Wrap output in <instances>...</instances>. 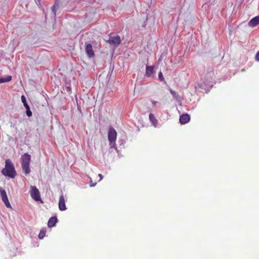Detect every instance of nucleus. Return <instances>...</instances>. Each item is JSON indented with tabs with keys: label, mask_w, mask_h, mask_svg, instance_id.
<instances>
[{
	"label": "nucleus",
	"mask_w": 259,
	"mask_h": 259,
	"mask_svg": "<svg viewBox=\"0 0 259 259\" xmlns=\"http://www.w3.org/2000/svg\"><path fill=\"white\" fill-rule=\"evenodd\" d=\"M170 92L171 94V95H172V96L174 98H175L176 99H178V98H179V95L177 94V93L175 91L170 89Z\"/></svg>",
	"instance_id": "19"
},
{
	"label": "nucleus",
	"mask_w": 259,
	"mask_h": 259,
	"mask_svg": "<svg viewBox=\"0 0 259 259\" xmlns=\"http://www.w3.org/2000/svg\"><path fill=\"white\" fill-rule=\"evenodd\" d=\"M158 78H159V79L161 81H163L165 83H166V82H165V80L163 76V74L161 72H160L158 74Z\"/></svg>",
	"instance_id": "18"
},
{
	"label": "nucleus",
	"mask_w": 259,
	"mask_h": 259,
	"mask_svg": "<svg viewBox=\"0 0 259 259\" xmlns=\"http://www.w3.org/2000/svg\"><path fill=\"white\" fill-rule=\"evenodd\" d=\"M99 177H100V180H99V181L102 180V179H103V177L102 175V174H99Z\"/></svg>",
	"instance_id": "24"
},
{
	"label": "nucleus",
	"mask_w": 259,
	"mask_h": 259,
	"mask_svg": "<svg viewBox=\"0 0 259 259\" xmlns=\"http://www.w3.org/2000/svg\"><path fill=\"white\" fill-rule=\"evenodd\" d=\"M85 50L89 57H93L95 56L94 52L93 50V47L91 44H88L86 45Z\"/></svg>",
	"instance_id": "8"
},
{
	"label": "nucleus",
	"mask_w": 259,
	"mask_h": 259,
	"mask_svg": "<svg viewBox=\"0 0 259 259\" xmlns=\"http://www.w3.org/2000/svg\"><path fill=\"white\" fill-rule=\"evenodd\" d=\"M106 42L111 45L117 47L121 43V39L119 35H112V34H110L109 39L107 40Z\"/></svg>",
	"instance_id": "4"
},
{
	"label": "nucleus",
	"mask_w": 259,
	"mask_h": 259,
	"mask_svg": "<svg viewBox=\"0 0 259 259\" xmlns=\"http://www.w3.org/2000/svg\"><path fill=\"white\" fill-rule=\"evenodd\" d=\"M153 72V67L151 66H147L146 68V75L148 77L151 76Z\"/></svg>",
	"instance_id": "13"
},
{
	"label": "nucleus",
	"mask_w": 259,
	"mask_h": 259,
	"mask_svg": "<svg viewBox=\"0 0 259 259\" xmlns=\"http://www.w3.org/2000/svg\"><path fill=\"white\" fill-rule=\"evenodd\" d=\"M190 119L189 114H182L180 117V122L183 124L188 122Z\"/></svg>",
	"instance_id": "10"
},
{
	"label": "nucleus",
	"mask_w": 259,
	"mask_h": 259,
	"mask_svg": "<svg viewBox=\"0 0 259 259\" xmlns=\"http://www.w3.org/2000/svg\"><path fill=\"white\" fill-rule=\"evenodd\" d=\"M0 195L2 201L8 208L11 207V204L9 201L6 192L2 187H0Z\"/></svg>",
	"instance_id": "6"
},
{
	"label": "nucleus",
	"mask_w": 259,
	"mask_h": 259,
	"mask_svg": "<svg viewBox=\"0 0 259 259\" xmlns=\"http://www.w3.org/2000/svg\"><path fill=\"white\" fill-rule=\"evenodd\" d=\"M40 0H35V2H36V3L37 4V5L38 6H41V5H40Z\"/></svg>",
	"instance_id": "23"
},
{
	"label": "nucleus",
	"mask_w": 259,
	"mask_h": 259,
	"mask_svg": "<svg viewBox=\"0 0 259 259\" xmlns=\"http://www.w3.org/2000/svg\"><path fill=\"white\" fill-rule=\"evenodd\" d=\"M12 76L11 75H7L6 76H0V83H4L11 81Z\"/></svg>",
	"instance_id": "14"
},
{
	"label": "nucleus",
	"mask_w": 259,
	"mask_h": 259,
	"mask_svg": "<svg viewBox=\"0 0 259 259\" xmlns=\"http://www.w3.org/2000/svg\"><path fill=\"white\" fill-rule=\"evenodd\" d=\"M152 103L154 105H155L157 103V101H152Z\"/></svg>",
	"instance_id": "25"
},
{
	"label": "nucleus",
	"mask_w": 259,
	"mask_h": 259,
	"mask_svg": "<svg viewBox=\"0 0 259 259\" xmlns=\"http://www.w3.org/2000/svg\"><path fill=\"white\" fill-rule=\"evenodd\" d=\"M46 233V230L44 229H42L38 234V238L40 239H42L45 237Z\"/></svg>",
	"instance_id": "16"
},
{
	"label": "nucleus",
	"mask_w": 259,
	"mask_h": 259,
	"mask_svg": "<svg viewBox=\"0 0 259 259\" xmlns=\"http://www.w3.org/2000/svg\"><path fill=\"white\" fill-rule=\"evenodd\" d=\"M57 218L56 217H51L48 222V226L49 228H52L54 227L56 225V224L57 222Z\"/></svg>",
	"instance_id": "12"
},
{
	"label": "nucleus",
	"mask_w": 259,
	"mask_h": 259,
	"mask_svg": "<svg viewBox=\"0 0 259 259\" xmlns=\"http://www.w3.org/2000/svg\"><path fill=\"white\" fill-rule=\"evenodd\" d=\"M255 60L257 61H259V51L257 52L255 55Z\"/></svg>",
	"instance_id": "22"
},
{
	"label": "nucleus",
	"mask_w": 259,
	"mask_h": 259,
	"mask_svg": "<svg viewBox=\"0 0 259 259\" xmlns=\"http://www.w3.org/2000/svg\"><path fill=\"white\" fill-rule=\"evenodd\" d=\"M30 194L31 197L36 201L42 202L41 199L40 193L35 186H31L30 187Z\"/></svg>",
	"instance_id": "3"
},
{
	"label": "nucleus",
	"mask_w": 259,
	"mask_h": 259,
	"mask_svg": "<svg viewBox=\"0 0 259 259\" xmlns=\"http://www.w3.org/2000/svg\"><path fill=\"white\" fill-rule=\"evenodd\" d=\"M149 119L153 125L156 126L158 123V120L156 119L154 114H149Z\"/></svg>",
	"instance_id": "15"
},
{
	"label": "nucleus",
	"mask_w": 259,
	"mask_h": 259,
	"mask_svg": "<svg viewBox=\"0 0 259 259\" xmlns=\"http://www.w3.org/2000/svg\"><path fill=\"white\" fill-rule=\"evenodd\" d=\"M65 90L66 91L70 94L71 92V85L69 83H66L65 85Z\"/></svg>",
	"instance_id": "17"
},
{
	"label": "nucleus",
	"mask_w": 259,
	"mask_h": 259,
	"mask_svg": "<svg viewBox=\"0 0 259 259\" xmlns=\"http://www.w3.org/2000/svg\"><path fill=\"white\" fill-rule=\"evenodd\" d=\"M59 208L61 211H64L66 209L65 198L63 195H61L59 197Z\"/></svg>",
	"instance_id": "7"
},
{
	"label": "nucleus",
	"mask_w": 259,
	"mask_h": 259,
	"mask_svg": "<svg viewBox=\"0 0 259 259\" xmlns=\"http://www.w3.org/2000/svg\"><path fill=\"white\" fill-rule=\"evenodd\" d=\"M117 138V132L112 126L109 127L108 138L110 144L115 143Z\"/></svg>",
	"instance_id": "5"
},
{
	"label": "nucleus",
	"mask_w": 259,
	"mask_h": 259,
	"mask_svg": "<svg viewBox=\"0 0 259 259\" xmlns=\"http://www.w3.org/2000/svg\"><path fill=\"white\" fill-rule=\"evenodd\" d=\"M56 5V3L52 7V11L54 14V17H56V10L55 9Z\"/></svg>",
	"instance_id": "20"
},
{
	"label": "nucleus",
	"mask_w": 259,
	"mask_h": 259,
	"mask_svg": "<svg viewBox=\"0 0 259 259\" xmlns=\"http://www.w3.org/2000/svg\"><path fill=\"white\" fill-rule=\"evenodd\" d=\"M30 160L31 156L27 153H24L20 158L22 168L26 175L29 174L30 172L29 166Z\"/></svg>",
	"instance_id": "2"
},
{
	"label": "nucleus",
	"mask_w": 259,
	"mask_h": 259,
	"mask_svg": "<svg viewBox=\"0 0 259 259\" xmlns=\"http://www.w3.org/2000/svg\"><path fill=\"white\" fill-rule=\"evenodd\" d=\"M21 100L22 102L23 103V105L26 109V113H32L30 107L26 102V98L24 95H22L21 96Z\"/></svg>",
	"instance_id": "11"
},
{
	"label": "nucleus",
	"mask_w": 259,
	"mask_h": 259,
	"mask_svg": "<svg viewBox=\"0 0 259 259\" xmlns=\"http://www.w3.org/2000/svg\"><path fill=\"white\" fill-rule=\"evenodd\" d=\"M259 24V15L251 19L248 23V25L251 27H254Z\"/></svg>",
	"instance_id": "9"
},
{
	"label": "nucleus",
	"mask_w": 259,
	"mask_h": 259,
	"mask_svg": "<svg viewBox=\"0 0 259 259\" xmlns=\"http://www.w3.org/2000/svg\"><path fill=\"white\" fill-rule=\"evenodd\" d=\"M27 115L28 117H30V116L32 115V114H27Z\"/></svg>",
	"instance_id": "26"
},
{
	"label": "nucleus",
	"mask_w": 259,
	"mask_h": 259,
	"mask_svg": "<svg viewBox=\"0 0 259 259\" xmlns=\"http://www.w3.org/2000/svg\"><path fill=\"white\" fill-rule=\"evenodd\" d=\"M96 185V183H94L92 180H91L90 182V187H94Z\"/></svg>",
	"instance_id": "21"
},
{
	"label": "nucleus",
	"mask_w": 259,
	"mask_h": 259,
	"mask_svg": "<svg viewBox=\"0 0 259 259\" xmlns=\"http://www.w3.org/2000/svg\"><path fill=\"white\" fill-rule=\"evenodd\" d=\"M2 173L6 177L11 178H14L16 175V171L13 163L10 159H7L5 161V167L2 169Z\"/></svg>",
	"instance_id": "1"
}]
</instances>
